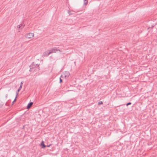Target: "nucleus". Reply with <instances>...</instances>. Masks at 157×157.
Wrapping results in <instances>:
<instances>
[{"label": "nucleus", "instance_id": "8", "mask_svg": "<svg viewBox=\"0 0 157 157\" xmlns=\"http://www.w3.org/2000/svg\"><path fill=\"white\" fill-rule=\"evenodd\" d=\"M22 85H21L20 86V87H19V88L17 90L18 92H19L20 90L21 89L22 87Z\"/></svg>", "mask_w": 157, "mask_h": 157}, {"label": "nucleus", "instance_id": "5", "mask_svg": "<svg viewBox=\"0 0 157 157\" xmlns=\"http://www.w3.org/2000/svg\"><path fill=\"white\" fill-rule=\"evenodd\" d=\"M33 104V103L32 102H31L30 103H29L27 106V109H29L32 106Z\"/></svg>", "mask_w": 157, "mask_h": 157}, {"label": "nucleus", "instance_id": "12", "mask_svg": "<svg viewBox=\"0 0 157 157\" xmlns=\"http://www.w3.org/2000/svg\"><path fill=\"white\" fill-rule=\"evenodd\" d=\"M131 103L130 102H129L126 104V105L128 106L129 105H131Z\"/></svg>", "mask_w": 157, "mask_h": 157}, {"label": "nucleus", "instance_id": "10", "mask_svg": "<svg viewBox=\"0 0 157 157\" xmlns=\"http://www.w3.org/2000/svg\"><path fill=\"white\" fill-rule=\"evenodd\" d=\"M63 77H64L65 78H66V75H65V74H63V75H61V77L63 78Z\"/></svg>", "mask_w": 157, "mask_h": 157}, {"label": "nucleus", "instance_id": "17", "mask_svg": "<svg viewBox=\"0 0 157 157\" xmlns=\"http://www.w3.org/2000/svg\"><path fill=\"white\" fill-rule=\"evenodd\" d=\"M22 84H23V83L22 82H21V85H22Z\"/></svg>", "mask_w": 157, "mask_h": 157}, {"label": "nucleus", "instance_id": "6", "mask_svg": "<svg viewBox=\"0 0 157 157\" xmlns=\"http://www.w3.org/2000/svg\"><path fill=\"white\" fill-rule=\"evenodd\" d=\"M41 146H42V148H45L46 147V146L44 144V141H42L41 144H40Z\"/></svg>", "mask_w": 157, "mask_h": 157}, {"label": "nucleus", "instance_id": "3", "mask_svg": "<svg viewBox=\"0 0 157 157\" xmlns=\"http://www.w3.org/2000/svg\"><path fill=\"white\" fill-rule=\"evenodd\" d=\"M50 54V53H49V52L46 51L43 53V56H47L49 55Z\"/></svg>", "mask_w": 157, "mask_h": 157}, {"label": "nucleus", "instance_id": "2", "mask_svg": "<svg viewBox=\"0 0 157 157\" xmlns=\"http://www.w3.org/2000/svg\"><path fill=\"white\" fill-rule=\"evenodd\" d=\"M58 51H59L60 52H61L60 50H59L58 49H57L56 48H53L50 51H49V53L51 54L54 53H56V52Z\"/></svg>", "mask_w": 157, "mask_h": 157}, {"label": "nucleus", "instance_id": "18", "mask_svg": "<svg viewBox=\"0 0 157 157\" xmlns=\"http://www.w3.org/2000/svg\"><path fill=\"white\" fill-rule=\"evenodd\" d=\"M50 145H49L47 146V147H49Z\"/></svg>", "mask_w": 157, "mask_h": 157}, {"label": "nucleus", "instance_id": "11", "mask_svg": "<svg viewBox=\"0 0 157 157\" xmlns=\"http://www.w3.org/2000/svg\"><path fill=\"white\" fill-rule=\"evenodd\" d=\"M98 104L99 105L102 104H103V102L101 101H100L98 102Z\"/></svg>", "mask_w": 157, "mask_h": 157}, {"label": "nucleus", "instance_id": "4", "mask_svg": "<svg viewBox=\"0 0 157 157\" xmlns=\"http://www.w3.org/2000/svg\"><path fill=\"white\" fill-rule=\"evenodd\" d=\"M25 26V25L24 24H22L19 25L17 26V28L18 29H22V28H24Z\"/></svg>", "mask_w": 157, "mask_h": 157}, {"label": "nucleus", "instance_id": "19", "mask_svg": "<svg viewBox=\"0 0 157 157\" xmlns=\"http://www.w3.org/2000/svg\"><path fill=\"white\" fill-rule=\"evenodd\" d=\"M70 14H71V13H70V12H69V15H70Z\"/></svg>", "mask_w": 157, "mask_h": 157}, {"label": "nucleus", "instance_id": "1", "mask_svg": "<svg viewBox=\"0 0 157 157\" xmlns=\"http://www.w3.org/2000/svg\"><path fill=\"white\" fill-rule=\"evenodd\" d=\"M34 36V33H27L25 35V37L26 39L30 40L33 38Z\"/></svg>", "mask_w": 157, "mask_h": 157}, {"label": "nucleus", "instance_id": "16", "mask_svg": "<svg viewBox=\"0 0 157 157\" xmlns=\"http://www.w3.org/2000/svg\"><path fill=\"white\" fill-rule=\"evenodd\" d=\"M7 96H8V95H7V94H6V98H7Z\"/></svg>", "mask_w": 157, "mask_h": 157}, {"label": "nucleus", "instance_id": "15", "mask_svg": "<svg viewBox=\"0 0 157 157\" xmlns=\"http://www.w3.org/2000/svg\"><path fill=\"white\" fill-rule=\"evenodd\" d=\"M16 99L17 98H16V97L15 98V99H14V101H13V103L14 102H15L16 100Z\"/></svg>", "mask_w": 157, "mask_h": 157}, {"label": "nucleus", "instance_id": "7", "mask_svg": "<svg viewBox=\"0 0 157 157\" xmlns=\"http://www.w3.org/2000/svg\"><path fill=\"white\" fill-rule=\"evenodd\" d=\"M88 0H84V5H85V6H86L88 4Z\"/></svg>", "mask_w": 157, "mask_h": 157}, {"label": "nucleus", "instance_id": "13", "mask_svg": "<svg viewBox=\"0 0 157 157\" xmlns=\"http://www.w3.org/2000/svg\"><path fill=\"white\" fill-rule=\"evenodd\" d=\"M18 93L19 92H18V91H17V92L16 93V98H17V96H18Z\"/></svg>", "mask_w": 157, "mask_h": 157}, {"label": "nucleus", "instance_id": "9", "mask_svg": "<svg viewBox=\"0 0 157 157\" xmlns=\"http://www.w3.org/2000/svg\"><path fill=\"white\" fill-rule=\"evenodd\" d=\"M3 103L2 102L0 101V107H2L3 105Z\"/></svg>", "mask_w": 157, "mask_h": 157}, {"label": "nucleus", "instance_id": "14", "mask_svg": "<svg viewBox=\"0 0 157 157\" xmlns=\"http://www.w3.org/2000/svg\"><path fill=\"white\" fill-rule=\"evenodd\" d=\"M59 80H60L59 82H60V83H61L62 82V80L61 79V77L59 78Z\"/></svg>", "mask_w": 157, "mask_h": 157}]
</instances>
